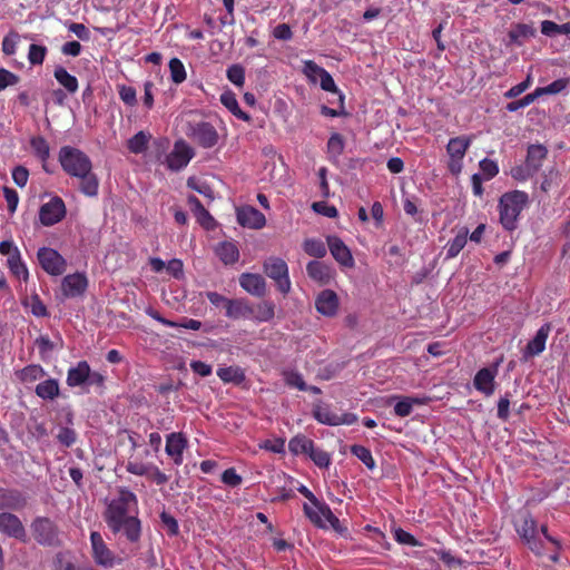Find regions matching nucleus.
Wrapping results in <instances>:
<instances>
[{
	"label": "nucleus",
	"mask_w": 570,
	"mask_h": 570,
	"mask_svg": "<svg viewBox=\"0 0 570 570\" xmlns=\"http://www.w3.org/2000/svg\"><path fill=\"white\" fill-rule=\"evenodd\" d=\"M59 163L69 176L79 179L78 188L82 194L89 197L98 195V177L92 171L90 158L82 150L71 146L61 147Z\"/></svg>",
	"instance_id": "f257e3e1"
},
{
	"label": "nucleus",
	"mask_w": 570,
	"mask_h": 570,
	"mask_svg": "<svg viewBox=\"0 0 570 570\" xmlns=\"http://www.w3.org/2000/svg\"><path fill=\"white\" fill-rule=\"evenodd\" d=\"M130 503H137L136 495L129 490H121L118 500L108 505L105 521L114 533L124 532L127 540L137 542L141 535V523L138 518L128 515Z\"/></svg>",
	"instance_id": "f03ea898"
},
{
	"label": "nucleus",
	"mask_w": 570,
	"mask_h": 570,
	"mask_svg": "<svg viewBox=\"0 0 570 570\" xmlns=\"http://www.w3.org/2000/svg\"><path fill=\"white\" fill-rule=\"evenodd\" d=\"M528 202V194L521 190L508 191L500 197V223L505 230L512 232L518 227V218Z\"/></svg>",
	"instance_id": "7ed1b4c3"
},
{
	"label": "nucleus",
	"mask_w": 570,
	"mask_h": 570,
	"mask_svg": "<svg viewBox=\"0 0 570 570\" xmlns=\"http://www.w3.org/2000/svg\"><path fill=\"white\" fill-rule=\"evenodd\" d=\"M30 531L35 541L41 547L62 546L60 528L48 517H36L30 523Z\"/></svg>",
	"instance_id": "20e7f679"
},
{
	"label": "nucleus",
	"mask_w": 570,
	"mask_h": 570,
	"mask_svg": "<svg viewBox=\"0 0 570 570\" xmlns=\"http://www.w3.org/2000/svg\"><path fill=\"white\" fill-rule=\"evenodd\" d=\"M264 272L269 278L275 281L281 293L287 294L291 291L288 267L284 259L269 257L264 263Z\"/></svg>",
	"instance_id": "39448f33"
},
{
	"label": "nucleus",
	"mask_w": 570,
	"mask_h": 570,
	"mask_svg": "<svg viewBox=\"0 0 570 570\" xmlns=\"http://www.w3.org/2000/svg\"><path fill=\"white\" fill-rule=\"evenodd\" d=\"M37 258L42 269L52 276L62 275L66 271V259L53 248H39Z\"/></svg>",
	"instance_id": "423d86ee"
},
{
	"label": "nucleus",
	"mask_w": 570,
	"mask_h": 570,
	"mask_svg": "<svg viewBox=\"0 0 570 570\" xmlns=\"http://www.w3.org/2000/svg\"><path fill=\"white\" fill-rule=\"evenodd\" d=\"M303 510L306 517L318 528H326L325 521H327L331 527L336 531L342 533L345 529L341 525V522L336 515L332 512L327 504H323L318 510L309 507L307 503H304Z\"/></svg>",
	"instance_id": "0eeeda50"
},
{
	"label": "nucleus",
	"mask_w": 570,
	"mask_h": 570,
	"mask_svg": "<svg viewBox=\"0 0 570 570\" xmlns=\"http://www.w3.org/2000/svg\"><path fill=\"white\" fill-rule=\"evenodd\" d=\"M471 140L464 136L450 139L446 151L449 154V170L453 175H459L462 170V159L470 146Z\"/></svg>",
	"instance_id": "6e6552de"
},
{
	"label": "nucleus",
	"mask_w": 570,
	"mask_h": 570,
	"mask_svg": "<svg viewBox=\"0 0 570 570\" xmlns=\"http://www.w3.org/2000/svg\"><path fill=\"white\" fill-rule=\"evenodd\" d=\"M0 532L22 543H27L29 540L22 521L11 512L0 513Z\"/></svg>",
	"instance_id": "1a4fd4ad"
},
{
	"label": "nucleus",
	"mask_w": 570,
	"mask_h": 570,
	"mask_svg": "<svg viewBox=\"0 0 570 570\" xmlns=\"http://www.w3.org/2000/svg\"><path fill=\"white\" fill-rule=\"evenodd\" d=\"M517 532L527 542L532 551L540 552V541L537 523L530 513H522L517 522Z\"/></svg>",
	"instance_id": "9d476101"
},
{
	"label": "nucleus",
	"mask_w": 570,
	"mask_h": 570,
	"mask_svg": "<svg viewBox=\"0 0 570 570\" xmlns=\"http://www.w3.org/2000/svg\"><path fill=\"white\" fill-rule=\"evenodd\" d=\"M66 215V206L60 197H53L43 204L39 210V219L43 226H52L59 223Z\"/></svg>",
	"instance_id": "9b49d317"
},
{
	"label": "nucleus",
	"mask_w": 570,
	"mask_h": 570,
	"mask_svg": "<svg viewBox=\"0 0 570 570\" xmlns=\"http://www.w3.org/2000/svg\"><path fill=\"white\" fill-rule=\"evenodd\" d=\"M190 137L203 148L214 147L217 145L219 138L216 128L206 121L190 126Z\"/></svg>",
	"instance_id": "f8f14e48"
},
{
	"label": "nucleus",
	"mask_w": 570,
	"mask_h": 570,
	"mask_svg": "<svg viewBox=\"0 0 570 570\" xmlns=\"http://www.w3.org/2000/svg\"><path fill=\"white\" fill-rule=\"evenodd\" d=\"M313 415L320 423L331 426L341 424L351 425L357 421V416L353 413L338 415L333 413L327 406H323L321 404L314 406Z\"/></svg>",
	"instance_id": "ddd939ff"
},
{
	"label": "nucleus",
	"mask_w": 570,
	"mask_h": 570,
	"mask_svg": "<svg viewBox=\"0 0 570 570\" xmlns=\"http://www.w3.org/2000/svg\"><path fill=\"white\" fill-rule=\"evenodd\" d=\"M327 246L334 259L344 267H353L354 258L350 248L337 236H327Z\"/></svg>",
	"instance_id": "4468645a"
},
{
	"label": "nucleus",
	"mask_w": 570,
	"mask_h": 570,
	"mask_svg": "<svg viewBox=\"0 0 570 570\" xmlns=\"http://www.w3.org/2000/svg\"><path fill=\"white\" fill-rule=\"evenodd\" d=\"M194 153L184 142H176L174 150L167 155L166 163L170 170L178 171L187 166Z\"/></svg>",
	"instance_id": "2eb2a0df"
},
{
	"label": "nucleus",
	"mask_w": 570,
	"mask_h": 570,
	"mask_svg": "<svg viewBox=\"0 0 570 570\" xmlns=\"http://www.w3.org/2000/svg\"><path fill=\"white\" fill-rule=\"evenodd\" d=\"M237 222L243 227L259 229L265 226L266 218L255 207L243 206L237 208Z\"/></svg>",
	"instance_id": "dca6fc26"
},
{
	"label": "nucleus",
	"mask_w": 570,
	"mask_h": 570,
	"mask_svg": "<svg viewBox=\"0 0 570 570\" xmlns=\"http://www.w3.org/2000/svg\"><path fill=\"white\" fill-rule=\"evenodd\" d=\"M239 285L248 294L256 297H264L267 292L266 282L259 274L243 273L239 276Z\"/></svg>",
	"instance_id": "f3484780"
},
{
	"label": "nucleus",
	"mask_w": 570,
	"mask_h": 570,
	"mask_svg": "<svg viewBox=\"0 0 570 570\" xmlns=\"http://www.w3.org/2000/svg\"><path fill=\"white\" fill-rule=\"evenodd\" d=\"M88 281L83 274L67 275L61 282V291L66 297H77L85 293Z\"/></svg>",
	"instance_id": "a211bd4d"
},
{
	"label": "nucleus",
	"mask_w": 570,
	"mask_h": 570,
	"mask_svg": "<svg viewBox=\"0 0 570 570\" xmlns=\"http://www.w3.org/2000/svg\"><path fill=\"white\" fill-rule=\"evenodd\" d=\"M27 505V498L17 489L0 488V510H22Z\"/></svg>",
	"instance_id": "6ab92c4d"
},
{
	"label": "nucleus",
	"mask_w": 570,
	"mask_h": 570,
	"mask_svg": "<svg viewBox=\"0 0 570 570\" xmlns=\"http://www.w3.org/2000/svg\"><path fill=\"white\" fill-rule=\"evenodd\" d=\"M90 540L94 550L95 561L100 566L111 567L114 564V554L106 547L100 533L91 532Z\"/></svg>",
	"instance_id": "aec40b11"
},
{
	"label": "nucleus",
	"mask_w": 570,
	"mask_h": 570,
	"mask_svg": "<svg viewBox=\"0 0 570 570\" xmlns=\"http://www.w3.org/2000/svg\"><path fill=\"white\" fill-rule=\"evenodd\" d=\"M254 306H252L246 298H229L225 315L230 320L250 318L254 313Z\"/></svg>",
	"instance_id": "412c9836"
},
{
	"label": "nucleus",
	"mask_w": 570,
	"mask_h": 570,
	"mask_svg": "<svg viewBox=\"0 0 570 570\" xmlns=\"http://www.w3.org/2000/svg\"><path fill=\"white\" fill-rule=\"evenodd\" d=\"M318 313L325 316H334L338 308V297L332 289L322 291L315 302Z\"/></svg>",
	"instance_id": "4be33fe9"
},
{
	"label": "nucleus",
	"mask_w": 570,
	"mask_h": 570,
	"mask_svg": "<svg viewBox=\"0 0 570 570\" xmlns=\"http://www.w3.org/2000/svg\"><path fill=\"white\" fill-rule=\"evenodd\" d=\"M551 331L549 323L543 324L535 333L534 337L527 344L524 348V358L538 355L546 348V342Z\"/></svg>",
	"instance_id": "5701e85b"
},
{
	"label": "nucleus",
	"mask_w": 570,
	"mask_h": 570,
	"mask_svg": "<svg viewBox=\"0 0 570 570\" xmlns=\"http://www.w3.org/2000/svg\"><path fill=\"white\" fill-rule=\"evenodd\" d=\"M187 446V440L181 433H170L166 440V453L174 459L176 464H181L183 452Z\"/></svg>",
	"instance_id": "b1692460"
},
{
	"label": "nucleus",
	"mask_w": 570,
	"mask_h": 570,
	"mask_svg": "<svg viewBox=\"0 0 570 570\" xmlns=\"http://www.w3.org/2000/svg\"><path fill=\"white\" fill-rule=\"evenodd\" d=\"M307 275L321 285H327L334 275L333 269L320 261H312L306 266Z\"/></svg>",
	"instance_id": "393cba45"
},
{
	"label": "nucleus",
	"mask_w": 570,
	"mask_h": 570,
	"mask_svg": "<svg viewBox=\"0 0 570 570\" xmlns=\"http://www.w3.org/2000/svg\"><path fill=\"white\" fill-rule=\"evenodd\" d=\"M497 370H491L488 367L481 368L474 376L473 384L474 387L484 393L487 396H490L494 392V377Z\"/></svg>",
	"instance_id": "a878e982"
},
{
	"label": "nucleus",
	"mask_w": 570,
	"mask_h": 570,
	"mask_svg": "<svg viewBox=\"0 0 570 570\" xmlns=\"http://www.w3.org/2000/svg\"><path fill=\"white\" fill-rule=\"evenodd\" d=\"M188 204L195 214L197 222L206 229L210 230L214 229L216 226V222L213 218V216L209 214L208 210L205 209L200 200L194 196L190 195L188 197Z\"/></svg>",
	"instance_id": "bb28decb"
},
{
	"label": "nucleus",
	"mask_w": 570,
	"mask_h": 570,
	"mask_svg": "<svg viewBox=\"0 0 570 570\" xmlns=\"http://www.w3.org/2000/svg\"><path fill=\"white\" fill-rule=\"evenodd\" d=\"M88 375L89 364L86 361H81L68 370L67 384L70 387L83 386L88 381Z\"/></svg>",
	"instance_id": "cd10ccee"
},
{
	"label": "nucleus",
	"mask_w": 570,
	"mask_h": 570,
	"mask_svg": "<svg viewBox=\"0 0 570 570\" xmlns=\"http://www.w3.org/2000/svg\"><path fill=\"white\" fill-rule=\"evenodd\" d=\"M36 395L42 400H55L60 394L59 382L56 379H48L36 386Z\"/></svg>",
	"instance_id": "c85d7f7f"
},
{
	"label": "nucleus",
	"mask_w": 570,
	"mask_h": 570,
	"mask_svg": "<svg viewBox=\"0 0 570 570\" xmlns=\"http://www.w3.org/2000/svg\"><path fill=\"white\" fill-rule=\"evenodd\" d=\"M548 150L543 145H530L528 147V154L525 163L528 167H531L534 173H538L542 165V160L546 159Z\"/></svg>",
	"instance_id": "c756f323"
},
{
	"label": "nucleus",
	"mask_w": 570,
	"mask_h": 570,
	"mask_svg": "<svg viewBox=\"0 0 570 570\" xmlns=\"http://www.w3.org/2000/svg\"><path fill=\"white\" fill-rule=\"evenodd\" d=\"M220 102L238 119L244 121H248L250 119L249 115L240 109L236 96L232 91L222 94Z\"/></svg>",
	"instance_id": "7c9ffc66"
},
{
	"label": "nucleus",
	"mask_w": 570,
	"mask_h": 570,
	"mask_svg": "<svg viewBox=\"0 0 570 570\" xmlns=\"http://www.w3.org/2000/svg\"><path fill=\"white\" fill-rule=\"evenodd\" d=\"M216 253L220 261L226 265L234 264L239 258V252L237 246L229 242L220 243L216 249Z\"/></svg>",
	"instance_id": "2f4dec72"
},
{
	"label": "nucleus",
	"mask_w": 570,
	"mask_h": 570,
	"mask_svg": "<svg viewBox=\"0 0 570 570\" xmlns=\"http://www.w3.org/2000/svg\"><path fill=\"white\" fill-rule=\"evenodd\" d=\"M535 29L525 23H518L509 31L511 42L521 46L524 40L533 37Z\"/></svg>",
	"instance_id": "473e14b6"
},
{
	"label": "nucleus",
	"mask_w": 570,
	"mask_h": 570,
	"mask_svg": "<svg viewBox=\"0 0 570 570\" xmlns=\"http://www.w3.org/2000/svg\"><path fill=\"white\" fill-rule=\"evenodd\" d=\"M53 76L56 80L66 88L70 94H75L78 89V80L75 76L70 75L63 67L58 66L55 69Z\"/></svg>",
	"instance_id": "72a5a7b5"
},
{
	"label": "nucleus",
	"mask_w": 570,
	"mask_h": 570,
	"mask_svg": "<svg viewBox=\"0 0 570 570\" xmlns=\"http://www.w3.org/2000/svg\"><path fill=\"white\" fill-rule=\"evenodd\" d=\"M254 309L250 318L257 322H269L275 316V304L272 301H263Z\"/></svg>",
	"instance_id": "f704fd0d"
},
{
	"label": "nucleus",
	"mask_w": 570,
	"mask_h": 570,
	"mask_svg": "<svg viewBox=\"0 0 570 570\" xmlns=\"http://www.w3.org/2000/svg\"><path fill=\"white\" fill-rule=\"evenodd\" d=\"M46 374L47 373L43 370V367L38 364L27 365L26 367L17 372L18 379L23 383L35 382L46 376Z\"/></svg>",
	"instance_id": "c9c22d12"
},
{
	"label": "nucleus",
	"mask_w": 570,
	"mask_h": 570,
	"mask_svg": "<svg viewBox=\"0 0 570 570\" xmlns=\"http://www.w3.org/2000/svg\"><path fill=\"white\" fill-rule=\"evenodd\" d=\"M469 235V229L463 227L456 236L448 244L446 258L455 257L465 246Z\"/></svg>",
	"instance_id": "e433bc0d"
},
{
	"label": "nucleus",
	"mask_w": 570,
	"mask_h": 570,
	"mask_svg": "<svg viewBox=\"0 0 570 570\" xmlns=\"http://www.w3.org/2000/svg\"><path fill=\"white\" fill-rule=\"evenodd\" d=\"M151 136L145 131H138L131 138L127 140V148L132 154H141L147 150L148 142Z\"/></svg>",
	"instance_id": "4c0bfd02"
},
{
	"label": "nucleus",
	"mask_w": 570,
	"mask_h": 570,
	"mask_svg": "<svg viewBox=\"0 0 570 570\" xmlns=\"http://www.w3.org/2000/svg\"><path fill=\"white\" fill-rule=\"evenodd\" d=\"M8 266L12 274L18 277L22 275L24 281L28 279L29 273L26 265L21 261L20 252L18 248H14L12 254L8 257Z\"/></svg>",
	"instance_id": "58836bf2"
},
{
	"label": "nucleus",
	"mask_w": 570,
	"mask_h": 570,
	"mask_svg": "<svg viewBox=\"0 0 570 570\" xmlns=\"http://www.w3.org/2000/svg\"><path fill=\"white\" fill-rule=\"evenodd\" d=\"M313 445L314 442L307 439L305 435H296L293 439H291L288 443V449L293 454H308L309 451H313Z\"/></svg>",
	"instance_id": "ea45409f"
},
{
	"label": "nucleus",
	"mask_w": 570,
	"mask_h": 570,
	"mask_svg": "<svg viewBox=\"0 0 570 570\" xmlns=\"http://www.w3.org/2000/svg\"><path fill=\"white\" fill-rule=\"evenodd\" d=\"M541 32L548 37H553L556 35H569L570 22L558 24L553 21L544 20L541 23Z\"/></svg>",
	"instance_id": "a19ab883"
},
{
	"label": "nucleus",
	"mask_w": 570,
	"mask_h": 570,
	"mask_svg": "<svg viewBox=\"0 0 570 570\" xmlns=\"http://www.w3.org/2000/svg\"><path fill=\"white\" fill-rule=\"evenodd\" d=\"M217 375L225 383L233 382L239 384L245 379L243 371L233 366L219 368L217 371Z\"/></svg>",
	"instance_id": "79ce46f5"
},
{
	"label": "nucleus",
	"mask_w": 570,
	"mask_h": 570,
	"mask_svg": "<svg viewBox=\"0 0 570 570\" xmlns=\"http://www.w3.org/2000/svg\"><path fill=\"white\" fill-rule=\"evenodd\" d=\"M304 252L313 257L323 258L326 255V246L320 239H306L303 244Z\"/></svg>",
	"instance_id": "37998d69"
},
{
	"label": "nucleus",
	"mask_w": 570,
	"mask_h": 570,
	"mask_svg": "<svg viewBox=\"0 0 570 570\" xmlns=\"http://www.w3.org/2000/svg\"><path fill=\"white\" fill-rule=\"evenodd\" d=\"M344 138L341 134L334 132L328 141H327V153L330 154L331 158L336 159L338 156L343 154L344 150Z\"/></svg>",
	"instance_id": "c03bdc74"
},
{
	"label": "nucleus",
	"mask_w": 570,
	"mask_h": 570,
	"mask_svg": "<svg viewBox=\"0 0 570 570\" xmlns=\"http://www.w3.org/2000/svg\"><path fill=\"white\" fill-rule=\"evenodd\" d=\"M351 453L361 460L367 469L373 470L375 468V461L367 448L354 444L351 446Z\"/></svg>",
	"instance_id": "a18cd8bd"
},
{
	"label": "nucleus",
	"mask_w": 570,
	"mask_h": 570,
	"mask_svg": "<svg viewBox=\"0 0 570 570\" xmlns=\"http://www.w3.org/2000/svg\"><path fill=\"white\" fill-rule=\"evenodd\" d=\"M31 148L37 157L46 161L50 155V148L43 137H35L30 141Z\"/></svg>",
	"instance_id": "49530a36"
},
{
	"label": "nucleus",
	"mask_w": 570,
	"mask_h": 570,
	"mask_svg": "<svg viewBox=\"0 0 570 570\" xmlns=\"http://www.w3.org/2000/svg\"><path fill=\"white\" fill-rule=\"evenodd\" d=\"M24 306L30 307L31 313L37 317H45L48 315L47 307L41 302L37 294L31 295L23 301Z\"/></svg>",
	"instance_id": "de8ad7c7"
},
{
	"label": "nucleus",
	"mask_w": 570,
	"mask_h": 570,
	"mask_svg": "<svg viewBox=\"0 0 570 570\" xmlns=\"http://www.w3.org/2000/svg\"><path fill=\"white\" fill-rule=\"evenodd\" d=\"M170 78L175 83H181L186 80V70L183 62L178 58L169 61Z\"/></svg>",
	"instance_id": "09e8293b"
},
{
	"label": "nucleus",
	"mask_w": 570,
	"mask_h": 570,
	"mask_svg": "<svg viewBox=\"0 0 570 570\" xmlns=\"http://www.w3.org/2000/svg\"><path fill=\"white\" fill-rule=\"evenodd\" d=\"M568 85L567 79H558L552 81L546 87H539L537 88L538 96L541 97L543 95H556L562 91Z\"/></svg>",
	"instance_id": "8fccbe9b"
},
{
	"label": "nucleus",
	"mask_w": 570,
	"mask_h": 570,
	"mask_svg": "<svg viewBox=\"0 0 570 570\" xmlns=\"http://www.w3.org/2000/svg\"><path fill=\"white\" fill-rule=\"evenodd\" d=\"M68 553L58 552L53 558V570H78Z\"/></svg>",
	"instance_id": "3c124183"
},
{
	"label": "nucleus",
	"mask_w": 570,
	"mask_h": 570,
	"mask_svg": "<svg viewBox=\"0 0 570 570\" xmlns=\"http://www.w3.org/2000/svg\"><path fill=\"white\" fill-rule=\"evenodd\" d=\"M538 98H539L538 92H537V90H534L533 92L525 95L523 98H521L519 100L509 102L505 108L508 111L514 112L521 108H524V107L531 105Z\"/></svg>",
	"instance_id": "603ef678"
},
{
	"label": "nucleus",
	"mask_w": 570,
	"mask_h": 570,
	"mask_svg": "<svg viewBox=\"0 0 570 570\" xmlns=\"http://www.w3.org/2000/svg\"><path fill=\"white\" fill-rule=\"evenodd\" d=\"M47 53V48L45 46L39 45H30L28 59L31 65H41L45 60Z\"/></svg>",
	"instance_id": "864d4df0"
},
{
	"label": "nucleus",
	"mask_w": 570,
	"mask_h": 570,
	"mask_svg": "<svg viewBox=\"0 0 570 570\" xmlns=\"http://www.w3.org/2000/svg\"><path fill=\"white\" fill-rule=\"evenodd\" d=\"M227 78L234 85L242 87L245 81V70L240 65H233L227 69Z\"/></svg>",
	"instance_id": "5fc2aeb1"
},
{
	"label": "nucleus",
	"mask_w": 570,
	"mask_h": 570,
	"mask_svg": "<svg viewBox=\"0 0 570 570\" xmlns=\"http://www.w3.org/2000/svg\"><path fill=\"white\" fill-rule=\"evenodd\" d=\"M324 71L325 69L316 65L314 61H304L303 72L312 82L315 83L317 81V77H320Z\"/></svg>",
	"instance_id": "6e6d98bb"
},
{
	"label": "nucleus",
	"mask_w": 570,
	"mask_h": 570,
	"mask_svg": "<svg viewBox=\"0 0 570 570\" xmlns=\"http://www.w3.org/2000/svg\"><path fill=\"white\" fill-rule=\"evenodd\" d=\"M537 173L532 170L531 167H528V164L515 166L511 169V176L515 180L524 181L531 177H533Z\"/></svg>",
	"instance_id": "4d7b16f0"
},
{
	"label": "nucleus",
	"mask_w": 570,
	"mask_h": 570,
	"mask_svg": "<svg viewBox=\"0 0 570 570\" xmlns=\"http://www.w3.org/2000/svg\"><path fill=\"white\" fill-rule=\"evenodd\" d=\"M308 455L313 460V462L320 468H326L331 462V458L327 452L320 449H315L314 446L313 451H309Z\"/></svg>",
	"instance_id": "13d9d810"
},
{
	"label": "nucleus",
	"mask_w": 570,
	"mask_h": 570,
	"mask_svg": "<svg viewBox=\"0 0 570 570\" xmlns=\"http://www.w3.org/2000/svg\"><path fill=\"white\" fill-rule=\"evenodd\" d=\"M19 40V35L17 32H9L2 41V51L7 56H11L16 52V46Z\"/></svg>",
	"instance_id": "bf43d9fd"
},
{
	"label": "nucleus",
	"mask_w": 570,
	"mask_h": 570,
	"mask_svg": "<svg viewBox=\"0 0 570 570\" xmlns=\"http://www.w3.org/2000/svg\"><path fill=\"white\" fill-rule=\"evenodd\" d=\"M285 382L287 385L297 387L299 391H307V384L297 372L285 373Z\"/></svg>",
	"instance_id": "052dcab7"
},
{
	"label": "nucleus",
	"mask_w": 570,
	"mask_h": 570,
	"mask_svg": "<svg viewBox=\"0 0 570 570\" xmlns=\"http://www.w3.org/2000/svg\"><path fill=\"white\" fill-rule=\"evenodd\" d=\"M19 76L16 73L1 68L0 69V91L4 90L9 86H14L19 82Z\"/></svg>",
	"instance_id": "680f3d73"
},
{
	"label": "nucleus",
	"mask_w": 570,
	"mask_h": 570,
	"mask_svg": "<svg viewBox=\"0 0 570 570\" xmlns=\"http://www.w3.org/2000/svg\"><path fill=\"white\" fill-rule=\"evenodd\" d=\"M480 169L482 170L485 179H491L499 173V167L495 161L484 158L480 161Z\"/></svg>",
	"instance_id": "e2e57ef3"
},
{
	"label": "nucleus",
	"mask_w": 570,
	"mask_h": 570,
	"mask_svg": "<svg viewBox=\"0 0 570 570\" xmlns=\"http://www.w3.org/2000/svg\"><path fill=\"white\" fill-rule=\"evenodd\" d=\"M160 520L164 524V527L167 529V532L169 535H177L179 532V527L177 520L168 514L167 512L160 513Z\"/></svg>",
	"instance_id": "0e129e2a"
},
{
	"label": "nucleus",
	"mask_w": 570,
	"mask_h": 570,
	"mask_svg": "<svg viewBox=\"0 0 570 570\" xmlns=\"http://www.w3.org/2000/svg\"><path fill=\"white\" fill-rule=\"evenodd\" d=\"M57 439L62 445L69 448L76 442V432L67 426L60 428Z\"/></svg>",
	"instance_id": "69168bd1"
},
{
	"label": "nucleus",
	"mask_w": 570,
	"mask_h": 570,
	"mask_svg": "<svg viewBox=\"0 0 570 570\" xmlns=\"http://www.w3.org/2000/svg\"><path fill=\"white\" fill-rule=\"evenodd\" d=\"M242 476L236 473L234 468L225 470L222 474V481L229 487H238L242 483Z\"/></svg>",
	"instance_id": "338daca9"
},
{
	"label": "nucleus",
	"mask_w": 570,
	"mask_h": 570,
	"mask_svg": "<svg viewBox=\"0 0 570 570\" xmlns=\"http://www.w3.org/2000/svg\"><path fill=\"white\" fill-rule=\"evenodd\" d=\"M312 208L317 214H321L323 216L334 218L337 216V209L334 206H330L325 202H316L312 205Z\"/></svg>",
	"instance_id": "774afa93"
}]
</instances>
